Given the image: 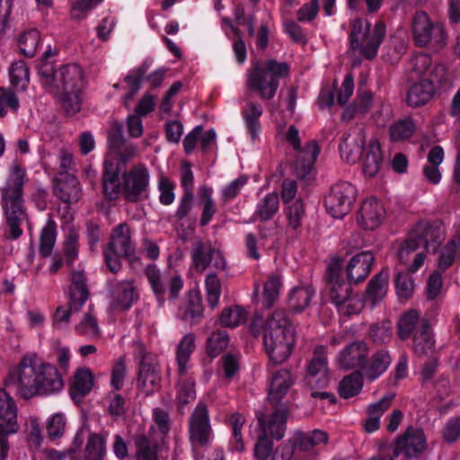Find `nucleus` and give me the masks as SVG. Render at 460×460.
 Listing matches in <instances>:
<instances>
[{
  "mask_svg": "<svg viewBox=\"0 0 460 460\" xmlns=\"http://www.w3.org/2000/svg\"><path fill=\"white\" fill-rule=\"evenodd\" d=\"M4 386L27 400L59 393L64 387V381L54 365L43 362L35 354H30L9 371Z\"/></svg>",
  "mask_w": 460,
  "mask_h": 460,
  "instance_id": "obj_1",
  "label": "nucleus"
},
{
  "mask_svg": "<svg viewBox=\"0 0 460 460\" xmlns=\"http://www.w3.org/2000/svg\"><path fill=\"white\" fill-rule=\"evenodd\" d=\"M258 423L260 433L258 435V440L254 445L253 456L258 460H268L269 457H272L274 454L273 442L268 437V431L262 415L258 417Z\"/></svg>",
  "mask_w": 460,
  "mask_h": 460,
  "instance_id": "obj_38",
  "label": "nucleus"
},
{
  "mask_svg": "<svg viewBox=\"0 0 460 460\" xmlns=\"http://www.w3.org/2000/svg\"><path fill=\"white\" fill-rule=\"evenodd\" d=\"M110 292L111 306L115 310H128L139 297L134 279L111 281Z\"/></svg>",
  "mask_w": 460,
  "mask_h": 460,
  "instance_id": "obj_19",
  "label": "nucleus"
},
{
  "mask_svg": "<svg viewBox=\"0 0 460 460\" xmlns=\"http://www.w3.org/2000/svg\"><path fill=\"white\" fill-rule=\"evenodd\" d=\"M195 349V336L191 333L186 334L180 341L176 353L178 373L181 376L188 372L190 356Z\"/></svg>",
  "mask_w": 460,
  "mask_h": 460,
  "instance_id": "obj_43",
  "label": "nucleus"
},
{
  "mask_svg": "<svg viewBox=\"0 0 460 460\" xmlns=\"http://www.w3.org/2000/svg\"><path fill=\"white\" fill-rule=\"evenodd\" d=\"M456 258H460V234L454 236L441 250L438 259L440 271L448 269Z\"/></svg>",
  "mask_w": 460,
  "mask_h": 460,
  "instance_id": "obj_47",
  "label": "nucleus"
},
{
  "mask_svg": "<svg viewBox=\"0 0 460 460\" xmlns=\"http://www.w3.org/2000/svg\"><path fill=\"white\" fill-rule=\"evenodd\" d=\"M200 202L202 204V213L199 220L201 226H207L215 214L217 213V206L213 199V190L208 185H202L199 188Z\"/></svg>",
  "mask_w": 460,
  "mask_h": 460,
  "instance_id": "obj_46",
  "label": "nucleus"
},
{
  "mask_svg": "<svg viewBox=\"0 0 460 460\" xmlns=\"http://www.w3.org/2000/svg\"><path fill=\"white\" fill-rule=\"evenodd\" d=\"M288 220V229L297 231L302 226V221L305 217V206L301 199H296L285 209Z\"/></svg>",
  "mask_w": 460,
  "mask_h": 460,
  "instance_id": "obj_56",
  "label": "nucleus"
},
{
  "mask_svg": "<svg viewBox=\"0 0 460 460\" xmlns=\"http://www.w3.org/2000/svg\"><path fill=\"white\" fill-rule=\"evenodd\" d=\"M365 175L376 176L383 164L384 155L377 139H370L360 158Z\"/></svg>",
  "mask_w": 460,
  "mask_h": 460,
  "instance_id": "obj_28",
  "label": "nucleus"
},
{
  "mask_svg": "<svg viewBox=\"0 0 460 460\" xmlns=\"http://www.w3.org/2000/svg\"><path fill=\"white\" fill-rule=\"evenodd\" d=\"M145 275L159 306H163L166 299L176 300L179 297L183 288V279L180 275L168 278L155 264L147 265Z\"/></svg>",
  "mask_w": 460,
  "mask_h": 460,
  "instance_id": "obj_10",
  "label": "nucleus"
},
{
  "mask_svg": "<svg viewBox=\"0 0 460 460\" xmlns=\"http://www.w3.org/2000/svg\"><path fill=\"white\" fill-rule=\"evenodd\" d=\"M368 356V346L363 341H352L337 356V364L343 369H354L365 366Z\"/></svg>",
  "mask_w": 460,
  "mask_h": 460,
  "instance_id": "obj_22",
  "label": "nucleus"
},
{
  "mask_svg": "<svg viewBox=\"0 0 460 460\" xmlns=\"http://www.w3.org/2000/svg\"><path fill=\"white\" fill-rule=\"evenodd\" d=\"M314 294L315 290L312 286L294 288L288 299L289 308L296 313L303 311L309 305Z\"/></svg>",
  "mask_w": 460,
  "mask_h": 460,
  "instance_id": "obj_42",
  "label": "nucleus"
},
{
  "mask_svg": "<svg viewBox=\"0 0 460 460\" xmlns=\"http://www.w3.org/2000/svg\"><path fill=\"white\" fill-rule=\"evenodd\" d=\"M66 429V418L63 413H55L47 421V434L52 440L62 438Z\"/></svg>",
  "mask_w": 460,
  "mask_h": 460,
  "instance_id": "obj_63",
  "label": "nucleus"
},
{
  "mask_svg": "<svg viewBox=\"0 0 460 460\" xmlns=\"http://www.w3.org/2000/svg\"><path fill=\"white\" fill-rule=\"evenodd\" d=\"M349 27L350 49L366 59H374L386 34L385 22L377 21L372 27L367 20L356 18L349 22Z\"/></svg>",
  "mask_w": 460,
  "mask_h": 460,
  "instance_id": "obj_6",
  "label": "nucleus"
},
{
  "mask_svg": "<svg viewBox=\"0 0 460 460\" xmlns=\"http://www.w3.org/2000/svg\"><path fill=\"white\" fill-rule=\"evenodd\" d=\"M289 66L270 58L264 62L252 61L247 71L246 87L255 93L262 101L271 100L279 86V80L288 76Z\"/></svg>",
  "mask_w": 460,
  "mask_h": 460,
  "instance_id": "obj_5",
  "label": "nucleus"
},
{
  "mask_svg": "<svg viewBox=\"0 0 460 460\" xmlns=\"http://www.w3.org/2000/svg\"><path fill=\"white\" fill-rule=\"evenodd\" d=\"M57 239V225L52 217H49L45 226L41 229L40 236V253L43 257H48L55 246Z\"/></svg>",
  "mask_w": 460,
  "mask_h": 460,
  "instance_id": "obj_48",
  "label": "nucleus"
},
{
  "mask_svg": "<svg viewBox=\"0 0 460 460\" xmlns=\"http://www.w3.org/2000/svg\"><path fill=\"white\" fill-rule=\"evenodd\" d=\"M407 93V102L411 107H420L427 104L435 93L450 85V81L435 83V80L422 79L416 80Z\"/></svg>",
  "mask_w": 460,
  "mask_h": 460,
  "instance_id": "obj_20",
  "label": "nucleus"
},
{
  "mask_svg": "<svg viewBox=\"0 0 460 460\" xmlns=\"http://www.w3.org/2000/svg\"><path fill=\"white\" fill-rule=\"evenodd\" d=\"M293 384L294 378L289 370L282 368L272 373L268 394L270 402L274 406H279L280 401L286 396Z\"/></svg>",
  "mask_w": 460,
  "mask_h": 460,
  "instance_id": "obj_25",
  "label": "nucleus"
},
{
  "mask_svg": "<svg viewBox=\"0 0 460 460\" xmlns=\"http://www.w3.org/2000/svg\"><path fill=\"white\" fill-rule=\"evenodd\" d=\"M420 248L435 252L446 237V229L440 220L420 221L411 232Z\"/></svg>",
  "mask_w": 460,
  "mask_h": 460,
  "instance_id": "obj_17",
  "label": "nucleus"
},
{
  "mask_svg": "<svg viewBox=\"0 0 460 460\" xmlns=\"http://www.w3.org/2000/svg\"><path fill=\"white\" fill-rule=\"evenodd\" d=\"M9 76L13 86L24 90L27 88L30 81L29 67L22 60L15 61L9 68Z\"/></svg>",
  "mask_w": 460,
  "mask_h": 460,
  "instance_id": "obj_51",
  "label": "nucleus"
},
{
  "mask_svg": "<svg viewBox=\"0 0 460 460\" xmlns=\"http://www.w3.org/2000/svg\"><path fill=\"white\" fill-rule=\"evenodd\" d=\"M355 198L356 188L348 181H340L331 188L325 197V208L333 217L341 218L350 211Z\"/></svg>",
  "mask_w": 460,
  "mask_h": 460,
  "instance_id": "obj_15",
  "label": "nucleus"
},
{
  "mask_svg": "<svg viewBox=\"0 0 460 460\" xmlns=\"http://www.w3.org/2000/svg\"><path fill=\"white\" fill-rule=\"evenodd\" d=\"M327 286L329 288V296L335 306L344 302L346 297L352 291L350 283H347L341 279V264L340 260H334L327 269Z\"/></svg>",
  "mask_w": 460,
  "mask_h": 460,
  "instance_id": "obj_21",
  "label": "nucleus"
},
{
  "mask_svg": "<svg viewBox=\"0 0 460 460\" xmlns=\"http://www.w3.org/2000/svg\"><path fill=\"white\" fill-rule=\"evenodd\" d=\"M366 131L363 126L357 125L349 129L340 144L341 156L349 164L360 160L365 149Z\"/></svg>",
  "mask_w": 460,
  "mask_h": 460,
  "instance_id": "obj_18",
  "label": "nucleus"
},
{
  "mask_svg": "<svg viewBox=\"0 0 460 460\" xmlns=\"http://www.w3.org/2000/svg\"><path fill=\"white\" fill-rule=\"evenodd\" d=\"M17 408L13 399L4 390L0 388V419L2 423L16 421Z\"/></svg>",
  "mask_w": 460,
  "mask_h": 460,
  "instance_id": "obj_60",
  "label": "nucleus"
},
{
  "mask_svg": "<svg viewBox=\"0 0 460 460\" xmlns=\"http://www.w3.org/2000/svg\"><path fill=\"white\" fill-rule=\"evenodd\" d=\"M93 386V376L88 368L78 369L70 387L71 395L81 399L88 394Z\"/></svg>",
  "mask_w": 460,
  "mask_h": 460,
  "instance_id": "obj_40",
  "label": "nucleus"
},
{
  "mask_svg": "<svg viewBox=\"0 0 460 460\" xmlns=\"http://www.w3.org/2000/svg\"><path fill=\"white\" fill-rule=\"evenodd\" d=\"M408 75L412 81L429 79L435 83L448 82L449 75L447 67L438 63H433L428 54H417L413 56L408 65Z\"/></svg>",
  "mask_w": 460,
  "mask_h": 460,
  "instance_id": "obj_14",
  "label": "nucleus"
},
{
  "mask_svg": "<svg viewBox=\"0 0 460 460\" xmlns=\"http://www.w3.org/2000/svg\"><path fill=\"white\" fill-rule=\"evenodd\" d=\"M392 362L391 356L387 350L379 349L373 354L365 372L370 381L376 380L386 371Z\"/></svg>",
  "mask_w": 460,
  "mask_h": 460,
  "instance_id": "obj_41",
  "label": "nucleus"
},
{
  "mask_svg": "<svg viewBox=\"0 0 460 460\" xmlns=\"http://www.w3.org/2000/svg\"><path fill=\"white\" fill-rule=\"evenodd\" d=\"M365 306V302L359 297L358 295L353 294L352 291L349 297L344 299L341 305H337V310L341 315L349 316L352 314H359Z\"/></svg>",
  "mask_w": 460,
  "mask_h": 460,
  "instance_id": "obj_64",
  "label": "nucleus"
},
{
  "mask_svg": "<svg viewBox=\"0 0 460 460\" xmlns=\"http://www.w3.org/2000/svg\"><path fill=\"white\" fill-rule=\"evenodd\" d=\"M412 39L416 46L434 51L444 49L447 41L445 26L433 21L424 11H418L411 18Z\"/></svg>",
  "mask_w": 460,
  "mask_h": 460,
  "instance_id": "obj_9",
  "label": "nucleus"
},
{
  "mask_svg": "<svg viewBox=\"0 0 460 460\" xmlns=\"http://www.w3.org/2000/svg\"><path fill=\"white\" fill-rule=\"evenodd\" d=\"M307 372L306 384L311 390L322 389L329 385L330 369L325 346L315 347L313 357L307 365Z\"/></svg>",
  "mask_w": 460,
  "mask_h": 460,
  "instance_id": "obj_16",
  "label": "nucleus"
},
{
  "mask_svg": "<svg viewBox=\"0 0 460 460\" xmlns=\"http://www.w3.org/2000/svg\"><path fill=\"white\" fill-rule=\"evenodd\" d=\"M328 440V434L321 429H314L307 433L296 431L294 435V445L304 451H309L320 445H325Z\"/></svg>",
  "mask_w": 460,
  "mask_h": 460,
  "instance_id": "obj_36",
  "label": "nucleus"
},
{
  "mask_svg": "<svg viewBox=\"0 0 460 460\" xmlns=\"http://www.w3.org/2000/svg\"><path fill=\"white\" fill-rule=\"evenodd\" d=\"M279 206V195L275 192L267 194L257 204L256 211L252 216V220L260 219L261 221L270 220L278 212Z\"/></svg>",
  "mask_w": 460,
  "mask_h": 460,
  "instance_id": "obj_45",
  "label": "nucleus"
},
{
  "mask_svg": "<svg viewBox=\"0 0 460 460\" xmlns=\"http://www.w3.org/2000/svg\"><path fill=\"white\" fill-rule=\"evenodd\" d=\"M18 43L22 55L31 58L35 55L40 43V32L35 29L26 31L20 35Z\"/></svg>",
  "mask_w": 460,
  "mask_h": 460,
  "instance_id": "obj_55",
  "label": "nucleus"
},
{
  "mask_svg": "<svg viewBox=\"0 0 460 460\" xmlns=\"http://www.w3.org/2000/svg\"><path fill=\"white\" fill-rule=\"evenodd\" d=\"M189 436L193 447H208L213 441L214 434L208 406L203 402L198 403L190 416Z\"/></svg>",
  "mask_w": 460,
  "mask_h": 460,
  "instance_id": "obj_13",
  "label": "nucleus"
},
{
  "mask_svg": "<svg viewBox=\"0 0 460 460\" xmlns=\"http://www.w3.org/2000/svg\"><path fill=\"white\" fill-rule=\"evenodd\" d=\"M385 217L383 205L376 198L365 199L358 214L360 226L366 230L377 228Z\"/></svg>",
  "mask_w": 460,
  "mask_h": 460,
  "instance_id": "obj_23",
  "label": "nucleus"
},
{
  "mask_svg": "<svg viewBox=\"0 0 460 460\" xmlns=\"http://www.w3.org/2000/svg\"><path fill=\"white\" fill-rule=\"evenodd\" d=\"M192 268L199 273L206 270L210 271L205 279V289L209 306L215 308L219 302L222 283L217 274L226 269V261L222 252L214 248L209 242L196 239L190 251Z\"/></svg>",
  "mask_w": 460,
  "mask_h": 460,
  "instance_id": "obj_2",
  "label": "nucleus"
},
{
  "mask_svg": "<svg viewBox=\"0 0 460 460\" xmlns=\"http://www.w3.org/2000/svg\"><path fill=\"white\" fill-rule=\"evenodd\" d=\"M388 279L389 271L384 269L378 274L375 275L368 282L366 294L365 301L369 303L371 307H374L376 304L381 302L386 296L388 289Z\"/></svg>",
  "mask_w": 460,
  "mask_h": 460,
  "instance_id": "obj_30",
  "label": "nucleus"
},
{
  "mask_svg": "<svg viewBox=\"0 0 460 460\" xmlns=\"http://www.w3.org/2000/svg\"><path fill=\"white\" fill-rule=\"evenodd\" d=\"M419 315L416 311H409L402 314L398 322V335L402 340H407L420 327Z\"/></svg>",
  "mask_w": 460,
  "mask_h": 460,
  "instance_id": "obj_57",
  "label": "nucleus"
},
{
  "mask_svg": "<svg viewBox=\"0 0 460 460\" xmlns=\"http://www.w3.org/2000/svg\"><path fill=\"white\" fill-rule=\"evenodd\" d=\"M107 436L90 433L84 447L85 460H103L107 454Z\"/></svg>",
  "mask_w": 460,
  "mask_h": 460,
  "instance_id": "obj_37",
  "label": "nucleus"
},
{
  "mask_svg": "<svg viewBox=\"0 0 460 460\" xmlns=\"http://www.w3.org/2000/svg\"><path fill=\"white\" fill-rule=\"evenodd\" d=\"M427 447V439L421 429L408 427L392 446L381 443L378 455L370 460H411L419 457Z\"/></svg>",
  "mask_w": 460,
  "mask_h": 460,
  "instance_id": "obj_8",
  "label": "nucleus"
},
{
  "mask_svg": "<svg viewBox=\"0 0 460 460\" xmlns=\"http://www.w3.org/2000/svg\"><path fill=\"white\" fill-rule=\"evenodd\" d=\"M177 399L181 405L189 403L196 397L195 383L193 378L188 376L187 372L183 376L179 375Z\"/></svg>",
  "mask_w": 460,
  "mask_h": 460,
  "instance_id": "obj_61",
  "label": "nucleus"
},
{
  "mask_svg": "<svg viewBox=\"0 0 460 460\" xmlns=\"http://www.w3.org/2000/svg\"><path fill=\"white\" fill-rule=\"evenodd\" d=\"M108 248L119 254L125 255V257H128L134 252L130 229L127 223H121L113 229Z\"/></svg>",
  "mask_w": 460,
  "mask_h": 460,
  "instance_id": "obj_31",
  "label": "nucleus"
},
{
  "mask_svg": "<svg viewBox=\"0 0 460 460\" xmlns=\"http://www.w3.org/2000/svg\"><path fill=\"white\" fill-rule=\"evenodd\" d=\"M263 342L270 358L269 367L284 363L291 355L295 342V329L284 310H276L264 324Z\"/></svg>",
  "mask_w": 460,
  "mask_h": 460,
  "instance_id": "obj_3",
  "label": "nucleus"
},
{
  "mask_svg": "<svg viewBox=\"0 0 460 460\" xmlns=\"http://www.w3.org/2000/svg\"><path fill=\"white\" fill-rule=\"evenodd\" d=\"M282 287L281 279L277 274H271L264 284L262 294V305L270 308L279 298V290Z\"/></svg>",
  "mask_w": 460,
  "mask_h": 460,
  "instance_id": "obj_52",
  "label": "nucleus"
},
{
  "mask_svg": "<svg viewBox=\"0 0 460 460\" xmlns=\"http://www.w3.org/2000/svg\"><path fill=\"white\" fill-rule=\"evenodd\" d=\"M375 261L371 252H362L353 256L346 268L347 278L349 282L359 283L369 275Z\"/></svg>",
  "mask_w": 460,
  "mask_h": 460,
  "instance_id": "obj_24",
  "label": "nucleus"
},
{
  "mask_svg": "<svg viewBox=\"0 0 460 460\" xmlns=\"http://www.w3.org/2000/svg\"><path fill=\"white\" fill-rule=\"evenodd\" d=\"M25 171L20 165H14L5 184L1 189V203L9 227V237L19 238L22 230L21 225L27 220L22 195Z\"/></svg>",
  "mask_w": 460,
  "mask_h": 460,
  "instance_id": "obj_4",
  "label": "nucleus"
},
{
  "mask_svg": "<svg viewBox=\"0 0 460 460\" xmlns=\"http://www.w3.org/2000/svg\"><path fill=\"white\" fill-rule=\"evenodd\" d=\"M137 155V147L134 144L127 141L109 152L106 158H111L115 164H118L121 169V165L125 164L134 158Z\"/></svg>",
  "mask_w": 460,
  "mask_h": 460,
  "instance_id": "obj_53",
  "label": "nucleus"
},
{
  "mask_svg": "<svg viewBox=\"0 0 460 460\" xmlns=\"http://www.w3.org/2000/svg\"><path fill=\"white\" fill-rule=\"evenodd\" d=\"M247 319V312L244 308L234 305L223 310L220 315V323L225 327L234 328L243 323Z\"/></svg>",
  "mask_w": 460,
  "mask_h": 460,
  "instance_id": "obj_54",
  "label": "nucleus"
},
{
  "mask_svg": "<svg viewBox=\"0 0 460 460\" xmlns=\"http://www.w3.org/2000/svg\"><path fill=\"white\" fill-rule=\"evenodd\" d=\"M203 313L201 298L197 291L190 290L185 298L181 319L190 324L197 323Z\"/></svg>",
  "mask_w": 460,
  "mask_h": 460,
  "instance_id": "obj_39",
  "label": "nucleus"
},
{
  "mask_svg": "<svg viewBox=\"0 0 460 460\" xmlns=\"http://www.w3.org/2000/svg\"><path fill=\"white\" fill-rule=\"evenodd\" d=\"M150 67V64L144 62L137 70L131 72L125 77V82L129 87V93L126 99H132L140 88L141 82Z\"/></svg>",
  "mask_w": 460,
  "mask_h": 460,
  "instance_id": "obj_62",
  "label": "nucleus"
},
{
  "mask_svg": "<svg viewBox=\"0 0 460 460\" xmlns=\"http://www.w3.org/2000/svg\"><path fill=\"white\" fill-rule=\"evenodd\" d=\"M276 409L271 416L265 420L264 414L262 415L264 418V422L266 424L268 437L271 436L272 438L280 440L283 438L286 430V422L288 417V408L286 404H280L279 406H275ZM260 417V415H258Z\"/></svg>",
  "mask_w": 460,
  "mask_h": 460,
  "instance_id": "obj_34",
  "label": "nucleus"
},
{
  "mask_svg": "<svg viewBox=\"0 0 460 460\" xmlns=\"http://www.w3.org/2000/svg\"><path fill=\"white\" fill-rule=\"evenodd\" d=\"M435 341L430 332V326L426 320L420 322V327L413 333V349L418 357L432 353Z\"/></svg>",
  "mask_w": 460,
  "mask_h": 460,
  "instance_id": "obj_35",
  "label": "nucleus"
},
{
  "mask_svg": "<svg viewBox=\"0 0 460 460\" xmlns=\"http://www.w3.org/2000/svg\"><path fill=\"white\" fill-rule=\"evenodd\" d=\"M70 297L74 299L73 306L81 309L88 298V290L85 285L84 274L82 271H74L71 276Z\"/></svg>",
  "mask_w": 460,
  "mask_h": 460,
  "instance_id": "obj_44",
  "label": "nucleus"
},
{
  "mask_svg": "<svg viewBox=\"0 0 460 460\" xmlns=\"http://www.w3.org/2000/svg\"><path fill=\"white\" fill-rule=\"evenodd\" d=\"M120 168L111 158H105L103 163L102 189L108 199L114 200L119 197L121 186L119 183Z\"/></svg>",
  "mask_w": 460,
  "mask_h": 460,
  "instance_id": "obj_29",
  "label": "nucleus"
},
{
  "mask_svg": "<svg viewBox=\"0 0 460 460\" xmlns=\"http://www.w3.org/2000/svg\"><path fill=\"white\" fill-rule=\"evenodd\" d=\"M363 387V376L360 372L355 371L340 382L339 394L341 397L349 399L356 396Z\"/></svg>",
  "mask_w": 460,
  "mask_h": 460,
  "instance_id": "obj_49",
  "label": "nucleus"
},
{
  "mask_svg": "<svg viewBox=\"0 0 460 460\" xmlns=\"http://www.w3.org/2000/svg\"><path fill=\"white\" fill-rule=\"evenodd\" d=\"M81 185L74 175H65L57 181L55 195L65 203H75L81 197Z\"/></svg>",
  "mask_w": 460,
  "mask_h": 460,
  "instance_id": "obj_32",
  "label": "nucleus"
},
{
  "mask_svg": "<svg viewBox=\"0 0 460 460\" xmlns=\"http://www.w3.org/2000/svg\"><path fill=\"white\" fill-rule=\"evenodd\" d=\"M160 376L156 369V366L148 356L143 357L138 371L137 385L146 394L149 395L154 393L158 386Z\"/></svg>",
  "mask_w": 460,
  "mask_h": 460,
  "instance_id": "obj_27",
  "label": "nucleus"
},
{
  "mask_svg": "<svg viewBox=\"0 0 460 460\" xmlns=\"http://www.w3.org/2000/svg\"><path fill=\"white\" fill-rule=\"evenodd\" d=\"M415 130V124L410 119L398 120L391 125L389 136L392 141H402L411 137Z\"/></svg>",
  "mask_w": 460,
  "mask_h": 460,
  "instance_id": "obj_58",
  "label": "nucleus"
},
{
  "mask_svg": "<svg viewBox=\"0 0 460 460\" xmlns=\"http://www.w3.org/2000/svg\"><path fill=\"white\" fill-rule=\"evenodd\" d=\"M150 173L143 164L132 166L122 174L121 191L126 200L137 202L148 198Z\"/></svg>",
  "mask_w": 460,
  "mask_h": 460,
  "instance_id": "obj_12",
  "label": "nucleus"
},
{
  "mask_svg": "<svg viewBox=\"0 0 460 460\" xmlns=\"http://www.w3.org/2000/svg\"><path fill=\"white\" fill-rule=\"evenodd\" d=\"M229 335L226 331L213 332L207 341V353L210 358L217 357L228 345Z\"/></svg>",
  "mask_w": 460,
  "mask_h": 460,
  "instance_id": "obj_59",
  "label": "nucleus"
},
{
  "mask_svg": "<svg viewBox=\"0 0 460 460\" xmlns=\"http://www.w3.org/2000/svg\"><path fill=\"white\" fill-rule=\"evenodd\" d=\"M75 332L90 339L98 338L101 329L93 311L90 308L84 313L80 322L75 327Z\"/></svg>",
  "mask_w": 460,
  "mask_h": 460,
  "instance_id": "obj_50",
  "label": "nucleus"
},
{
  "mask_svg": "<svg viewBox=\"0 0 460 460\" xmlns=\"http://www.w3.org/2000/svg\"><path fill=\"white\" fill-rule=\"evenodd\" d=\"M39 75L43 87L52 94L82 92L84 84L83 69L76 64L65 65L56 71L51 63L43 61Z\"/></svg>",
  "mask_w": 460,
  "mask_h": 460,
  "instance_id": "obj_7",
  "label": "nucleus"
},
{
  "mask_svg": "<svg viewBox=\"0 0 460 460\" xmlns=\"http://www.w3.org/2000/svg\"><path fill=\"white\" fill-rule=\"evenodd\" d=\"M285 139L297 152L294 163V169L298 177L305 178L313 170L314 164L320 153V148L315 141L308 142L304 148H301L299 130L294 125L288 127Z\"/></svg>",
  "mask_w": 460,
  "mask_h": 460,
  "instance_id": "obj_11",
  "label": "nucleus"
},
{
  "mask_svg": "<svg viewBox=\"0 0 460 460\" xmlns=\"http://www.w3.org/2000/svg\"><path fill=\"white\" fill-rule=\"evenodd\" d=\"M420 246L416 241V238L411 233L409 237L401 243L397 256L402 263H408L412 258L413 261L409 265L408 270L410 272H416L423 265L426 254L423 251L417 252Z\"/></svg>",
  "mask_w": 460,
  "mask_h": 460,
  "instance_id": "obj_26",
  "label": "nucleus"
},
{
  "mask_svg": "<svg viewBox=\"0 0 460 460\" xmlns=\"http://www.w3.org/2000/svg\"><path fill=\"white\" fill-rule=\"evenodd\" d=\"M262 111L261 105L252 100H246L245 105L242 108V117L252 142H255L259 138V133L261 131L259 119L262 114Z\"/></svg>",
  "mask_w": 460,
  "mask_h": 460,
  "instance_id": "obj_33",
  "label": "nucleus"
}]
</instances>
